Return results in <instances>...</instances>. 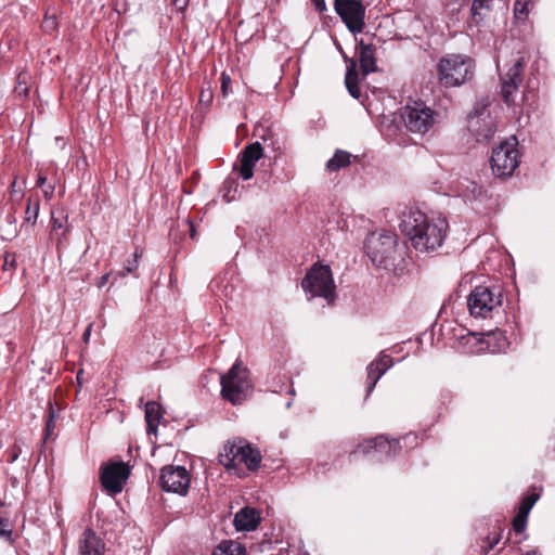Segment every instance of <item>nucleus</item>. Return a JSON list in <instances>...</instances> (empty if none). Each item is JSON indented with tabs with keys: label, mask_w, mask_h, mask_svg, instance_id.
Wrapping results in <instances>:
<instances>
[{
	"label": "nucleus",
	"mask_w": 555,
	"mask_h": 555,
	"mask_svg": "<svg viewBox=\"0 0 555 555\" xmlns=\"http://www.w3.org/2000/svg\"><path fill=\"white\" fill-rule=\"evenodd\" d=\"M260 521L258 512L255 508L245 507L236 513L234 525L237 530L249 531L257 527Z\"/></svg>",
	"instance_id": "obj_20"
},
{
	"label": "nucleus",
	"mask_w": 555,
	"mask_h": 555,
	"mask_svg": "<svg viewBox=\"0 0 555 555\" xmlns=\"http://www.w3.org/2000/svg\"><path fill=\"white\" fill-rule=\"evenodd\" d=\"M334 9L349 31L357 35L365 27V7L360 0H335Z\"/></svg>",
	"instance_id": "obj_10"
},
{
	"label": "nucleus",
	"mask_w": 555,
	"mask_h": 555,
	"mask_svg": "<svg viewBox=\"0 0 555 555\" xmlns=\"http://www.w3.org/2000/svg\"><path fill=\"white\" fill-rule=\"evenodd\" d=\"M367 256L373 263L387 268L397 254V236L391 233H373L366 241Z\"/></svg>",
	"instance_id": "obj_8"
},
{
	"label": "nucleus",
	"mask_w": 555,
	"mask_h": 555,
	"mask_svg": "<svg viewBox=\"0 0 555 555\" xmlns=\"http://www.w3.org/2000/svg\"><path fill=\"white\" fill-rule=\"evenodd\" d=\"M108 274H104L103 276H101L98 286L103 287L108 282Z\"/></svg>",
	"instance_id": "obj_44"
},
{
	"label": "nucleus",
	"mask_w": 555,
	"mask_h": 555,
	"mask_svg": "<svg viewBox=\"0 0 555 555\" xmlns=\"http://www.w3.org/2000/svg\"><path fill=\"white\" fill-rule=\"evenodd\" d=\"M36 184L39 188H44L46 185H48L46 176L39 175Z\"/></svg>",
	"instance_id": "obj_43"
},
{
	"label": "nucleus",
	"mask_w": 555,
	"mask_h": 555,
	"mask_svg": "<svg viewBox=\"0 0 555 555\" xmlns=\"http://www.w3.org/2000/svg\"><path fill=\"white\" fill-rule=\"evenodd\" d=\"M532 7V0H516L514 4L515 17L520 21L526 20Z\"/></svg>",
	"instance_id": "obj_27"
},
{
	"label": "nucleus",
	"mask_w": 555,
	"mask_h": 555,
	"mask_svg": "<svg viewBox=\"0 0 555 555\" xmlns=\"http://www.w3.org/2000/svg\"><path fill=\"white\" fill-rule=\"evenodd\" d=\"M350 157H351L350 153H348L346 151L337 150L335 152L334 156L327 160L326 169L328 171H337L340 168H345L350 164Z\"/></svg>",
	"instance_id": "obj_25"
},
{
	"label": "nucleus",
	"mask_w": 555,
	"mask_h": 555,
	"mask_svg": "<svg viewBox=\"0 0 555 555\" xmlns=\"http://www.w3.org/2000/svg\"><path fill=\"white\" fill-rule=\"evenodd\" d=\"M12 534V529L10 528V524L8 519L0 516V537H4L10 539Z\"/></svg>",
	"instance_id": "obj_33"
},
{
	"label": "nucleus",
	"mask_w": 555,
	"mask_h": 555,
	"mask_svg": "<svg viewBox=\"0 0 555 555\" xmlns=\"http://www.w3.org/2000/svg\"><path fill=\"white\" fill-rule=\"evenodd\" d=\"M494 0H473L472 3V22L479 24L492 10Z\"/></svg>",
	"instance_id": "obj_22"
},
{
	"label": "nucleus",
	"mask_w": 555,
	"mask_h": 555,
	"mask_svg": "<svg viewBox=\"0 0 555 555\" xmlns=\"http://www.w3.org/2000/svg\"><path fill=\"white\" fill-rule=\"evenodd\" d=\"M130 476V466L121 461H111L100 468V481L103 489L111 493H120Z\"/></svg>",
	"instance_id": "obj_11"
},
{
	"label": "nucleus",
	"mask_w": 555,
	"mask_h": 555,
	"mask_svg": "<svg viewBox=\"0 0 555 555\" xmlns=\"http://www.w3.org/2000/svg\"><path fill=\"white\" fill-rule=\"evenodd\" d=\"M356 63L352 61L350 66L347 69L346 77H345V83L346 87L354 99H359L361 95L360 88L358 86V74L354 69Z\"/></svg>",
	"instance_id": "obj_26"
},
{
	"label": "nucleus",
	"mask_w": 555,
	"mask_h": 555,
	"mask_svg": "<svg viewBox=\"0 0 555 555\" xmlns=\"http://www.w3.org/2000/svg\"><path fill=\"white\" fill-rule=\"evenodd\" d=\"M212 555H246L244 545L237 541H222L214 550Z\"/></svg>",
	"instance_id": "obj_23"
},
{
	"label": "nucleus",
	"mask_w": 555,
	"mask_h": 555,
	"mask_svg": "<svg viewBox=\"0 0 555 555\" xmlns=\"http://www.w3.org/2000/svg\"><path fill=\"white\" fill-rule=\"evenodd\" d=\"M40 210V198L38 195L29 196L25 209L24 222L35 225Z\"/></svg>",
	"instance_id": "obj_24"
},
{
	"label": "nucleus",
	"mask_w": 555,
	"mask_h": 555,
	"mask_svg": "<svg viewBox=\"0 0 555 555\" xmlns=\"http://www.w3.org/2000/svg\"><path fill=\"white\" fill-rule=\"evenodd\" d=\"M361 70L364 75L374 73L377 69L375 61V47L360 40L357 44Z\"/></svg>",
	"instance_id": "obj_19"
},
{
	"label": "nucleus",
	"mask_w": 555,
	"mask_h": 555,
	"mask_svg": "<svg viewBox=\"0 0 555 555\" xmlns=\"http://www.w3.org/2000/svg\"><path fill=\"white\" fill-rule=\"evenodd\" d=\"M183 222L185 223V225L188 227V229L190 231L191 238L194 240L196 236V231H195L194 224L192 223V221L190 219H185Z\"/></svg>",
	"instance_id": "obj_40"
},
{
	"label": "nucleus",
	"mask_w": 555,
	"mask_h": 555,
	"mask_svg": "<svg viewBox=\"0 0 555 555\" xmlns=\"http://www.w3.org/2000/svg\"><path fill=\"white\" fill-rule=\"evenodd\" d=\"M54 418H55V411H54L52 404L50 403V406H49V417H48V421H47V424H46V439L51 437L52 434H53L54 426H55Z\"/></svg>",
	"instance_id": "obj_31"
},
{
	"label": "nucleus",
	"mask_w": 555,
	"mask_h": 555,
	"mask_svg": "<svg viewBox=\"0 0 555 555\" xmlns=\"http://www.w3.org/2000/svg\"><path fill=\"white\" fill-rule=\"evenodd\" d=\"M517 140L513 137L508 141L502 142L492 152L491 168L498 178H507L513 175L518 167V151L516 149Z\"/></svg>",
	"instance_id": "obj_9"
},
{
	"label": "nucleus",
	"mask_w": 555,
	"mask_h": 555,
	"mask_svg": "<svg viewBox=\"0 0 555 555\" xmlns=\"http://www.w3.org/2000/svg\"><path fill=\"white\" fill-rule=\"evenodd\" d=\"M61 218L55 217V212L51 211V220H52V230H57L64 228L65 222H67V215L63 211L61 214Z\"/></svg>",
	"instance_id": "obj_32"
},
{
	"label": "nucleus",
	"mask_w": 555,
	"mask_h": 555,
	"mask_svg": "<svg viewBox=\"0 0 555 555\" xmlns=\"http://www.w3.org/2000/svg\"><path fill=\"white\" fill-rule=\"evenodd\" d=\"M311 1L319 12L322 13V12L326 11V3L324 0H311Z\"/></svg>",
	"instance_id": "obj_39"
},
{
	"label": "nucleus",
	"mask_w": 555,
	"mask_h": 555,
	"mask_svg": "<svg viewBox=\"0 0 555 555\" xmlns=\"http://www.w3.org/2000/svg\"><path fill=\"white\" fill-rule=\"evenodd\" d=\"M398 450L399 441L396 439L388 440L384 436L367 440L363 444H360L358 449V451H361L364 454L373 453L377 461H383L396 455Z\"/></svg>",
	"instance_id": "obj_15"
},
{
	"label": "nucleus",
	"mask_w": 555,
	"mask_h": 555,
	"mask_svg": "<svg viewBox=\"0 0 555 555\" xmlns=\"http://www.w3.org/2000/svg\"><path fill=\"white\" fill-rule=\"evenodd\" d=\"M524 59H518L501 77V94L506 104L514 103L515 94L524 80Z\"/></svg>",
	"instance_id": "obj_14"
},
{
	"label": "nucleus",
	"mask_w": 555,
	"mask_h": 555,
	"mask_svg": "<svg viewBox=\"0 0 555 555\" xmlns=\"http://www.w3.org/2000/svg\"><path fill=\"white\" fill-rule=\"evenodd\" d=\"M219 462L227 469H236L244 464L247 469L255 470L260 465L261 454L258 449L240 439L224 444L223 451L219 454Z\"/></svg>",
	"instance_id": "obj_4"
},
{
	"label": "nucleus",
	"mask_w": 555,
	"mask_h": 555,
	"mask_svg": "<svg viewBox=\"0 0 555 555\" xmlns=\"http://www.w3.org/2000/svg\"><path fill=\"white\" fill-rule=\"evenodd\" d=\"M9 258H10V256H9V255H8V256H5V259H4V266H9V264H10V266H12V267H13V266L15 264V260H14V258H12V260L10 261V260H9Z\"/></svg>",
	"instance_id": "obj_46"
},
{
	"label": "nucleus",
	"mask_w": 555,
	"mask_h": 555,
	"mask_svg": "<svg viewBox=\"0 0 555 555\" xmlns=\"http://www.w3.org/2000/svg\"><path fill=\"white\" fill-rule=\"evenodd\" d=\"M528 515H522L521 513H517V515L513 519V529L516 533H522L527 526Z\"/></svg>",
	"instance_id": "obj_29"
},
{
	"label": "nucleus",
	"mask_w": 555,
	"mask_h": 555,
	"mask_svg": "<svg viewBox=\"0 0 555 555\" xmlns=\"http://www.w3.org/2000/svg\"><path fill=\"white\" fill-rule=\"evenodd\" d=\"M474 61L462 54H448L438 64V79L446 88L457 87L470 80L474 75Z\"/></svg>",
	"instance_id": "obj_2"
},
{
	"label": "nucleus",
	"mask_w": 555,
	"mask_h": 555,
	"mask_svg": "<svg viewBox=\"0 0 555 555\" xmlns=\"http://www.w3.org/2000/svg\"><path fill=\"white\" fill-rule=\"evenodd\" d=\"M231 83V78L227 73L221 74V92L223 96H227L229 93V86Z\"/></svg>",
	"instance_id": "obj_35"
},
{
	"label": "nucleus",
	"mask_w": 555,
	"mask_h": 555,
	"mask_svg": "<svg viewBox=\"0 0 555 555\" xmlns=\"http://www.w3.org/2000/svg\"><path fill=\"white\" fill-rule=\"evenodd\" d=\"M134 260L132 264L127 266L124 271L120 273V275L125 276L128 273H131L134 269L138 267V259L141 257V251L139 249H135L134 254Z\"/></svg>",
	"instance_id": "obj_34"
},
{
	"label": "nucleus",
	"mask_w": 555,
	"mask_h": 555,
	"mask_svg": "<svg viewBox=\"0 0 555 555\" xmlns=\"http://www.w3.org/2000/svg\"><path fill=\"white\" fill-rule=\"evenodd\" d=\"M91 330H92V323H90L87 328L85 330V333L82 335V339H83V343L85 344H88L89 343V339H90V335H91Z\"/></svg>",
	"instance_id": "obj_41"
},
{
	"label": "nucleus",
	"mask_w": 555,
	"mask_h": 555,
	"mask_svg": "<svg viewBox=\"0 0 555 555\" xmlns=\"http://www.w3.org/2000/svg\"><path fill=\"white\" fill-rule=\"evenodd\" d=\"M520 555H541V553L537 548H534V550L527 551L526 553H522Z\"/></svg>",
	"instance_id": "obj_45"
},
{
	"label": "nucleus",
	"mask_w": 555,
	"mask_h": 555,
	"mask_svg": "<svg viewBox=\"0 0 555 555\" xmlns=\"http://www.w3.org/2000/svg\"><path fill=\"white\" fill-rule=\"evenodd\" d=\"M438 114L422 101H414L404 106L402 120L406 129L414 133L425 134L436 124Z\"/></svg>",
	"instance_id": "obj_7"
},
{
	"label": "nucleus",
	"mask_w": 555,
	"mask_h": 555,
	"mask_svg": "<svg viewBox=\"0 0 555 555\" xmlns=\"http://www.w3.org/2000/svg\"><path fill=\"white\" fill-rule=\"evenodd\" d=\"M41 28L44 33H53L57 28L56 17L54 15L50 16L46 14Z\"/></svg>",
	"instance_id": "obj_30"
},
{
	"label": "nucleus",
	"mask_w": 555,
	"mask_h": 555,
	"mask_svg": "<svg viewBox=\"0 0 555 555\" xmlns=\"http://www.w3.org/2000/svg\"><path fill=\"white\" fill-rule=\"evenodd\" d=\"M105 551L102 538L93 529H85L77 542V555H104Z\"/></svg>",
	"instance_id": "obj_17"
},
{
	"label": "nucleus",
	"mask_w": 555,
	"mask_h": 555,
	"mask_svg": "<svg viewBox=\"0 0 555 555\" xmlns=\"http://www.w3.org/2000/svg\"><path fill=\"white\" fill-rule=\"evenodd\" d=\"M487 103H477L468 117V130L478 142L489 141L496 131L494 119L487 112Z\"/></svg>",
	"instance_id": "obj_12"
},
{
	"label": "nucleus",
	"mask_w": 555,
	"mask_h": 555,
	"mask_svg": "<svg viewBox=\"0 0 555 555\" xmlns=\"http://www.w3.org/2000/svg\"><path fill=\"white\" fill-rule=\"evenodd\" d=\"M393 364L392 358L382 352L379 359L369 364L367 371V395L372 392L379 378Z\"/></svg>",
	"instance_id": "obj_18"
},
{
	"label": "nucleus",
	"mask_w": 555,
	"mask_h": 555,
	"mask_svg": "<svg viewBox=\"0 0 555 555\" xmlns=\"http://www.w3.org/2000/svg\"><path fill=\"white\" fill-rule=\"evenodd\" d=\"M0 505H2V503L0 502Z\"/></svg>",
	"instance_id": "obj_47"
},
{
	"label": "nucleus",
	"mask_w": 555,
	"mask_h": 555,
	"mask_svg": "<svg viewBox=\"0 0 555 555\" xmlns=\"http://www.w3.org/2000/svg\"><path fill=\"white\" fill-rule=\"evenodd\" d=\"M502 306V291L500 287L476 286L467 298V307L474 318H492Z\"/></svg>",
	"instance_id": "obj_5"
},
{
	"label": "nucleus",
	"mask_w": 555,
	"mask_h": 555,
	"mask_svg": "<svg viewBox=\"0 0 555 555\" xmlns=\"http://www.w3.org/2000/svg\"><path fill=\"white\" fill-rule=\"evenodd\" d=\"M221 395L232 404H241L251 390L248 370L236 361L227 374L220 376Z\"/></svg>",
	"instance_id": "obj_3"
},
{
	"label": "nucleus",
	"mask_w": 555,
	"mask_h": 555,
	"mask_svg": "<svg viewBox=\"0 0 555 555\" xmlns=\"http://www.w3.org/2000/svg\"><path fill=\"white\" fill-rule=\"evenodd\" d=\"M55 185L54 184H48L44 188H42L43 196L47 201H50L54 195Z\"/></svg>",
	"instance_id": "obj_37"
},
{
	"label": "nucleus",
	"mask_w": 555,
	"mask_h": 555,
	"mask_svg": "<svg viewBox=\"0 0 555 555\" xmlns=\"http://www.w3.org/2000/svg\"><path fill=\"white\" fill-rule=\"evenodd\" d=\"M212 100V93L208 90H202L199 94V101L203 103H210Z\"/></svg>",
	"instance_id": "obj_38"
},
{
	"label": "nucleus",
	"mask_w": 555,
	"mask_h": 555,
	"mask_svg": "<svg viewBox=\"0 0 555 555\" xmlns=\"http://www.w3.org/2000/svg\"><path fill=\"white\" fill-rule=\"evenodd\" d=\"M400 230L416 250L429 253L442 245L449 223L446 218H428L421 210H410L403 215Z\"/></svg>",
	"instance_id": "obj_1"
},
{
	"label": "nucleus",
	"mask_w": 555,
	"mask_h": 555,
	"mask_svg": "<svg viewBox=\"0 0 555 555\" xmlns=\"http://www.w3.org/2000/svg\"><path fill=\"white\" fill-rule=\"evenodd\" d=\"M538 499V494L534 493L525 496L520 503L518 513H521L522 515H529L531 508L533 507Z\"/></svg>",
	"instance_id": "obj_28"
},
{
	"label": "nucleus",
	"mask_w": 555,
	"mask_h": 555,
	"mask_svg": "<svg viewBox=\"0 0 555 555\" xmlns=\"http://www.w3.org/2000/svg\"><path fill=\"white\" fill-rule=\"evenodd\" d=\"M162 417L163 415L160 405L155 401H149L145 404V421L147 424L149 433L156 430Z\"/></svg>",
	"instance_id": "obj_21"
},
{
	"label": "nucleus",
	"mask_w": 555,
	"mask_h": 555,
	"mask_svg": "<svg viewBox=\"0 0 555 555\" xmlns=\"http://www.w3.org/2000/svg\"><path fill=\"white\" fill-rule=\"evenodd\" d=\"M305 292L312 297H323L328 304L335 299V284L327 266L314 264L301 282Z\"/></svg>",
	"instance_id": "obj_6"
},
{
	"label": "nucleus",
	"mask_w": 555,
	"mask_h": 555,
	"mask_svg": "<svg viewBox=\"0 0 555 555\" xmlns=\"http://www.w3.org/2000/svg\"><path fill=\"white\" fill-rule=\"evenodd\" d=\"M173 4L178 10L182 11L185 9L188 0H173Z\"/></svg>",
	"instance_id": "obj_42"
},
{
	"label": "nucleus",
	"mask_w": 555,
	"mask_h": 555,
	"mask_svg": "<svg viewBox=\"0 0 555 555\" xmlns=\"http://www.w3.org/2000/svg\"><path fill=\"white\" fill-rule=\"evenodd\" d=\"M263 156V149L259 142L245 146L238 156V165L235 167L243 180H249L254 175L256 163Z\"/></svg>",
	"instance_id": "obj_16"
},
{
	"label": "nucleus",
	"mask_w": 555,
	"mask_h": 555,
	"mask_svg": "<svg viewBox=\"0 0 555 555\" xmlns=\"http://www.w3.org/2000/svg\"><path fill=\"white\" fill-rule=\"evenodd\" d=\"M160 486L167 492L184 495L190 487L191 478L183 466H165L159 476Z\"/></svg>",
	"instance_id": "obj_13"
},
{
	"label": "nucleus",
	"mask_w": 555,
	"mask_h": 555,
	"mask_svg": "<svg viewBox=\"0 0 555 555\" xmlns=\"http://www.w3.org/2000/svg\"><path fill=\"white\" fill-rule=\"evenodd\" d=\"M15 91L20 95L26 96L28 93V87L26 86L25 81H22V75L18 76V85L15 87Z\"/></svg>",
	"instance_id": "obj_36"
}]
</instances>
